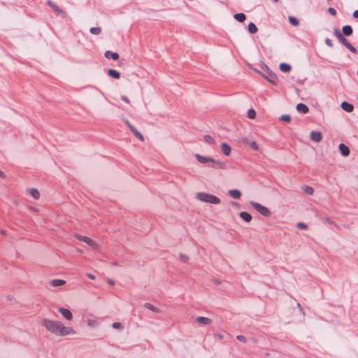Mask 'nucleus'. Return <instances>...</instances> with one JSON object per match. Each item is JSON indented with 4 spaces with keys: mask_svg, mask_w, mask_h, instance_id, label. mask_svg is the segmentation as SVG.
Returning a JSON list of instances; mask_svg holds the SVG:
<instances>
[{
    "mask_svg": "<svg viewBox=\"0 0 358 358\" xmlns=\"http://www.w3.org/2000/svg\"><path fill=\"white\" fill-rule=\"evenodd\" d=\"M125 123L127 124L128 127L130 129V130H131V128H134V127L132 124H131L128 120H126Z\"/></svg>",
    "mask_w": 358,
    "mask_h": 358,
    "instance_id": "37998d69",
    "label": "nucleus"
},
{
    "mask_svg": "<svg viewBox=\"0 0 358 358\" xmlns=\"http://www.w3.org/2000/svg\"><path fill=\"white\" fill-rule=\"evenodd\" d=\"M75 237L77 239H78L79 241L85 243L89 246H90L91 248H92L95 250H98L99 248V244L95 241L92 240V238H90L87 236H82V235L76 234L75 235Z\"/></svg>",
    "mask_w": 358,
    "mask_h": 358,
    "instance_id": "423d86ee",
    "label": "nucleus"
},
{
    "mask_svg": "<svg viewBox=\"0 0 358 358\" xmlns=\"http://www.w3.org/2000/svg\"><path fill=\"white\" fill-rule=\"evenodd\" d=\"M353 17H355V18H358V10L354 11Z\"/></svg>",
    "mask_w": 358,
    "mask_h": 358,
    "instance_id": "49530a36",
    "label": "nucleus"
},
{
    "mask_svg": "<svg viewBox=\"0 0 358 358\" xmlns=\"http://www.w3.org/2000/svg\"><path fill=\"white\" fill-rule=\"evenodd\" d=\"M0 177L2 178H6L5 173L3 171H1V170H0Z\"/></svg>",
    "mask_w": 358,
    "mask_h": 358,
    "instance_id": "de8ad7c7",
    "label": "nucleus"
},
{
    "mask_svg": "<svg viewBox=\"0 0 358 358\" xmlns=\"http://www.w3.org/2000/svg\"><path fill=\"white\" fill-rule=\"evenodd\" d=\"M248 29L250 34H255L258 30L257 26L252 22L249 23Z\"/></svg>",
    "mask_w": 358,
    "mask_h": 358,
    "instance_id": "a878e982",
    "label": "nucleus"
},
{
    "mask_svg": "<svg viewBox=\"0 0 358 358\" xmlns=\"http://www.w3.org/2000/svg\"><path fill=\"white\" fill-rule=\"evenodd\" d=\"M47 3L52 8H53L56 12H57L58 13H60V14H62L64 16H66V14L65 12H64L61 8H59L55 3H54L52 1H47Z\"/></svg>",
    "mask_w": 358,
    "mask_h": 358,
    "instance_id": "dca6fc26",
    "label": "nucleus"
},
{
    "mask_svg": "<svg viewBox=\"0 0 358 358\" xmlns=\"http://www.w3.org/2000/svg\"><path fill=\"white\" fill-rule=\"evenodd\" d=\"M341 108L348 112V113H351L354 110V106L352 104L348 103V102H346V101H343L341 103Z\"/></svg>",
    "mask_w": 358,
    "mask_h": 358,
    "instance_id": "ddd939ff",
    "label": "nucleus"
},
{
    "mask_svg": "<svg viewBox=\"0 0 358 358\" xmlns=\"http://www.w3.org/2000/svg\"><path fill=\"white\" fill-rule=\"evenodd\" d=\"M76 333L75 330L70 327H65L62 324L59 336H65L67 335L74 334Z\"/></svg>",
    "mask_w": 358,
    "mask_h": 358,
    "instance_id": "6e6552de",
    "label": "nucleus"
},
{
    "mask_svg": "<svg viewBox=\"0 0 358 358\" xmlns=\"http://www.w3.org/2000/svg\"><path fill=\"white\" fill-rule=\"evenodd\" d=\"M180 258L184 260V261H186L188 259V257L186 256V255H180Z\"/></svg>",
    "mask_w": 358,
    "mask_h": 358,
    "instance_id": "a18cd8bd",
    "label": "nucleus"
},
{
    "mask_svg": "<svg viewBox=\"0 0 358 358\" xmlns=\"http://www.w3.org/2000/svg\"><path fill=\"white\" fill-rule=\"evenodd\" d=\"M248 117L250 119H255L256 117V112L253 109H250L248 111Z\"/></svg>",
    "mask_w": 358,
    "mask_h": 358,
    "instance_id": "72a5a7b5",
    "label": "nucleus"
},
{
    "mask_svg": "<svg viewBox=\"0 0 358 358\" xmlns=\"http://www.w3.org/2000/svg\"><path fill=\"white\" fill-rule=\"evenodd\" d=\"M281 71L288 73L291 70V66L286 63H281L279 66Z\"/></svg>",
    "mask_w": 358,
    "mask_h": 358,
    "instance_id": "5701e85b",
    "label": "nucleus"
},
{
    "mask_svg": "<svg viewBox=\"0 0 358 358\" xmlns=\"http://www.w3.org/2000/svg\"><path fill=\"white\" fill-rule=\"evenodd\" d=\"M234 19H236L237 21H238L240 22H244L246 18L245 15L242 13L235 14L234 15Z\"/></svg>",
    "mask_w": 358,
    "mask_h": 358,
    "instance_id": "393cba45",
    "label": "nucleus"
},
{
    "mask_svg": "<svg viewBox=\"0 0 358 358\" xmlns=\"http://www.w3.org/2000/svg\"><path fill=\"white\" fill-rule=\"evenodd\" d=\"M239 215L241 218L247 222H250L252 220V216L247 212H241Z\"/></svg>",
    "mask_w": 358,
    "mask_h": 358,
    "instance_id": "412c9836",
    "label": "nucleus"
},
{
    "mask_svg": "<svg viewBox=\"0 0 358 358\" xmlns=\"http://www.w3.org/2000/svg\"><path fill=\"white\" fill-rule=\"evenodd\" d=\"M133 134H134V136L138 138L140 141H144V138H143V136L136 129V128H131V130Z\"/></svg>",
    "mask_w": 358,
    "mask_h": 358,
    "instance_id": "cd10ccee",
    "label": "nucleus"
},
{
    "mask_svg": "<svg viewBox=\"0 0 358 358\" xmlns=\"http://www.w3.org/2000/svg\"><path fill=\"white\" fill-rule=\"evenodd\" d=\"M194 157L199 163L201 164H210V167L214 169L226 170L227 169V165L225 162L212 157L204 156L200 154H195Z\"/></svg>",
    "mask_w": 358,
    "mask_h": 358,
    "instance_id": "f257e3e1",
    "label": "nucleus"
},
{
    "mask_svg": "<svg viewBox=\"0 0 358 358\" xmlns=\"http://www.w3.org/2000/svg\"><path fill=\"white\" fill-rule=\"evenodd\" d=\"M105 57L106 58H112L113 60H117L119 58V55L116 52H112L108 50L105 52Z\"/></svg>",
    "mask_w": 358,
    "mask_h": 358,
    "instance_id": "4be33fe9",
    "label": "nucleus"
},
{
    "mask_svg": "<svg viewBox=\"0 0 358 358\" xmlns=\"http://www.w3.org/2000/svg\"><path fill=\"white\" fill-rule=\"evenodd\" d=\"M296 110L302 113H307L308 112V108L306 105L303 103H298L296 105Z\"/></svg>",
    "mask_w": 358,
    "mask_h": 358,
    "instance_id": "aec40b11",
    "label": "nucleus"
},
{
    "mask_svg": "<svg viewBox=\"0 0 358 358\" xmlns=\"http://www.w3.org/2000/svg\"><path fill=\"white\" fill-rule=\"evenodd\" d=\"M1 234L2 235H6V231H5L4 230H1Z\"/></svg>",
    "mask_w": 358,
    "mask_h": 358,
    "instance_id": "8fccbe9b",
    "label": "nucleus"
},
{
    "mask_svg": "<svg viewBox=\"0 0 358 358\" xmlns=\"http://www.w3.org/2000/svg\"><path fill=\"white\" fill-rule=\"evenodd\" d=\"M289 22H290L292 25H294V26H295V27H296V26H298V25H299V21H298V20H297L296 17H293V16H290V17H289Z\"/></svg>",
    "mask_w": 358,
    "mask_h": 358,
    "instance_id": "473e14b6",
    "label": "nucleus"
},
{
    "mask_svg": "<svg viewBox=\"0 0 358 358\" xmlns=\"http://www.w3.org/2000/svg\"><path fill=\"white\" fill-rule=\"evenodd\" d=\"M274 2H278V0H273Z\"/></svg>",
    "mask_w": 358,
    "mask_h": 358,
    "instance_id": "603ef678",
    "label": "nucleus"
},
{
    "mask_svg": "<svg viewBox=\"0 0 358 358\" xmlns=\"http://www.w3.org/2000/svg\"><path fill=\"white\" fill-rule=\"evenodd\" d=\"M325 43L327 46L331 48L333 46L332 42L329 38L325 39Z\"/></svg>",
    "mask_w": 358,
    "mask_h": 358,
    "instance_id": "ea45409f",
    "label": "nucleus"
},
{
    "mask_svg": "<svg viewBox=\"0 0 358 358\" xmlns=\"http://www.w3.org/2000/svg\"><path fill=\"white\" fill-rule=\"evenodd\" d=\"M280 120L283 122H289L291 121V117L289 115H283L280 116Z\"/></svg>",
    "mask_w": 358,
    "mask_h": 358,
    "instance_id": "f704fd0d",
    "label": "nucleus"
},
{
    "mask_svg": "<svg viewBox=\"0 0 358 358\" xmlns=\"http://www.w3.org/2000/svg\"><path fill=\"white\" fill-rule=\"evenodd\" d=\"M42 324L52 334L59 336L62 326L60 322L45 318L42 320Z\"/></svg>",
    "mask_w": 358,
    "mask_h": 358,
    "instance_id": "7ed1b4c3",
    "label": "nucleus"
},
{
    "mask_svg": "<svg viewBox=\"0 0 358 358\" xmlns=\"http://www.w3.org/2000/svg\"><path fill=\"white\" fill-rule=\"evenodd\" d=\"M108 75L115 79H119L120 78V73L116 70L109 69L108 71Z\"/></svg>",
    "mask_w": 358,
    "mask_h": 358,
    "instance_id": "6ab92c4d",
    "label": "nucleus"
},
{
    "mask_svg": "<svg viewBox=\"0 0 358 358\" xmlns=\"http://www.w3.org/2000/svg\"><path fill=\"white\" fill-rule=\"evenodd\" d=\"M250 204L254 209H255L261 215L266 217L269 216L271 215V212L268 210V208H266V206H262L259 203L250 201Z\"/></svg>",
    "mask_w": 358,
    "mask_h": 358,
    "instance_id": "39448f33",
    "label": "nucleus"
},
{
    "mask_svg": "<svg viewBox=\"0 0 358 358\" xmlns=\"http://www.w3.org/2000/svg\"><path fill=\"white\" fill-rule=\"evenodd\" d=\"M90 31L92 34L99 35L101 32V29L100 27H92Z\"/></svg>",
    "mask_w": 358,
    "mask_h": 358,
    "instance_id": "7c9ffc66",
    "label": "nucleus"
},
{
    "mask_svg": "<svg viewBox=\"0 0 358 358\" xmlns=\"http://www.w3.org/2000/svg\"><path fill=\"white\" fill-rule=\"evenodd\" d=\"M263 69H264L266 73H262L260 71H257V72L262 76L264 79L268 80L269 83L272 84H275V80L276 79L275 75L266 66H263Z\"/></svg>",
    "mask_w": 358,
    "mask_h": 358,
    "instance_id": "0eeeda50",
    "label": "nucleus"
},
{
    "mask_svg": "<svg viewBox=\"0 0 358 358\" xmlns=\"http://www.w3.org/2000/svg\"><path fill=\"white\" fill-rule=\"evenodd\" d=\"M244 142H246L253 150H258L259 146L257 144V143L254 141H244Z\"/></svg>",
    "mask_w": 358,
    "mask_h": 358,
    "instance_id": "c85d7f7f",
    "label": "nucleus"
},
{
    "mask_svg": "<svg viewBox=\"0 0 358 358\" xmlns=\"http://www.w3.org/2000/svg\"><path fill=\"white\" fill-rule=\"evenodd\" d=\"M328 12L333 16H335L336 15V10L334 8H329Z\"/></svg>",
    "mask_w": 358,
    "mask_h": 358,
    "instance_id": "58836bf2",
    "label": "nucleus"
},
{
    "mask_svg": "<svg viewBox=\"0 0 358 358\" xmlns=\"http://www.w3.org/2000/svg\"><path fill=\"white\" fill-rule=\"evenodd\" d=\"M357 75H358V70H357Z\"/></svg>",
    "mask_w": 358,
    "mask_h": 358,
    "instance_id": "864d4df0",
    "label": "nucleus"
},
{
    "mask_svg": "<svg viewBox=\"0 0 358 358\" xmlns=\"http://www.w3.org/2000/svg\"><path fill=\"white\" fill-rule=\"evenodd\" d=\"M31 209L33 211H35V212H38V210L37 208H34V207L31 208Z\"/></svg>",
    "mask_w": 358,
    "mask_h": 358,
    "instance_id": "09e8293b",
    "label": "nucleus"
},
{
    "mask_svg": "<svg viewBox=\"0 0 358 358\" xmlns=\"http://www.w3.org/2000/svg\"><path fill=\"white\" fill-rule=\"evenodd\" d=\"M228 193L234 199H239L241 196V192L238 189H230Z\"/></svg>",
    "mask_w": 358,
    "mask_h": 358,
    "instance_id": "f3484780",
    "label": "nucleus"
},
{
    "mask_svg": "<svg viewBox=\"0 0 358 358\" xmlns=\"http://www.w3.org/2000/svg\"><path fill=\"white\" fill-rule=\"evenodd\" d=\"M297 227L300 229L305 230V229H307L308 226L303 222H299V223H297Z\"/></svg>",
    "mask_w": 358,
    "mask_h": 358,
    "instance_id": "e433bc0d",
    "label": "nucleus"
},
{
    "mask_svg": "<svg viewBox=\"0 0 358 358\" xmlns=\"http://www.w3.org/2000/svg\"><path fill=\"white\" fill-rule=\"evenodd\" d=\"M197 322L201 325H209L211 324V320L206 317L199 316L196 318Z\"/></svg>",
    "mask_w": 358,
    "mask_h": 358,
    "instance_id": "f8f14e48",
    "label": "nucleus"
},
{
    "mask_svg": "<svg viewBox=\"0 0 358 358\" xmlns=\"http://www.w3.org/2000/svg\"><path fill=\"white\" fill-rule=\"evenodd\" d=\"M58 311L62 315V316L67 320L71 321L73 320V314L70 310L61 307L58 308Z\"/></svg>",
    "mask_w": 358,
    "mask_h": 358,
    "instance_id": "1a4fd4ad",
    "label": "nucleus"
},
{
    "mask_svg": "<svg viewBox=\"0 0 358 358\" xmlns=\"http://www.w3.org/2000/svg\"><path fill=\"white\" fill-rule=\"evenodd\" d=\"M28 194L31 196L35 199H38L40 198V192L36 188H29L27 189Z\"/></svg>",
    "mask_w": 358,
    "mask_h": 358,
    "instance_id": "4468645a",
    "label": "nucleus"
},
{
    "mask_svg": "<svg viewBox=\"0 0 358 358\" xmlns=\"http://www.w3.org/2000/svg\"><path fill=\"white\" fill-rule=\"evenodd\" d=\"M87 277L92 280H94L95 278V275H93V274H91V273H87Z\"/></svg>",
    "mask_w": 358,
    "mask_h": 358,
    "instance_id": "c03bdc74",
    "label": "nucleus"
},
{
    "mask_svg": "<svg viewBox=\"0 0 358 358\" xmlns=\"http://www.w3.org/2000/svg\"><path fill=\"white\" fill-rule=\"evenodd\" d=\"M204 141L206 143L210 144V145L215 143L214 138L209 135H206L204 136Z\"/></svg>",
    "mask_w": 358,
    "mask_h": 358,
    "instance_id": "2f4dec72",
    "label": "nucleus"
},
{
    "mask_svg": "<svg viewBox=\"0 0 358 358\" xmlns=\"http://www.w3.org/2000/svg\"><path fill=\"white\" fill-rule=\"evenodd\" d=\"M302 189L303 192L308 195H312L314 192L313 188L310 186H304Z\"/></svg>",
    "mask_w": 358,
    "mask_h": 358,
    "instance_id": "c756f323",
    "label": "nucleus"
},
{
    "mask_svg": "<svg viewBox=\"0 0 358 358\" xmlns=\"http://www.w3.org/2000/svg\"><path fill=\"white\" fill-rule=\"evenodd\" d=\"M108 283L110 285L113 286V285H114L115 284V280H113V279L108 278Z\"/></svg>",
    "mask_w": 358,
    "mask_h": 358,
    "instance_id": "79ce46f5",
    "label": "nucleus"
},
{
    "mask_svg": "<svg viewBox=\"0 0 358 358\" xmlns=\"http://www.w3.org/2000/svg\"><path fill=\"white\" fill-rule=\"evenodd\" d=\"M310 139L315 143H319L322 140V134L320 131H311L310 134Z\"/></svg>",
    "mask_w": 358,
    "mask_h": 358,
    "instance_id": "9d476101",
    "label": "nucleus"
},
{
    "mask_svg": "<svg viewBox=\"0 0 358 358\" xmlns=\"http://www.w3.org/2000/svg\"><path fill=\"white\" fill-rule=\"evenodd\" d=\"M342 31L345 36H350L352 34V29L349 25L343 26L342 28Z\"/></svg>",
    "mask_w": 358,
    "mask_h": 358,
    "instance_id": "b1692460",
    "label": "nucleus"
},
{
    "mask_svg": "<svg viewBox=\"0 0 358 358\" xmlns=\"http://www.w3.org/2000/svg\"><path fill=\"white\" fill-rule=\"evenodd\" d=\"M339 150L341 155L344 157H348L350 155V149L343 143L339 145Z\"/></svg>",
    "mask_w": 358,
    "mask_h": 358,
    "instance_id": "2eb2a0df",
    "label": "nucleus"
},
{
    "mask_svg": "<svg viewBox=\"0 0 358 358\" xmlns=\"http://www.w3.org/2000/svg\"><path fill=\"white\" fill-rule=\"evenodd\" d=\"M121 99L125 102L126 103H130V101L129 99L124 95H122L121 96Z\"/></svg>",
    "mask_w": 358,
    "mask_h": 358,
    "instance_id": "a19ab883",
    "label": "nucleus"
},
{
    "mask_svg": "<svg viewBox=\"0 0 358 358\" xmlns=\"http://www.w3.org/2000/svg\"><path fill=\"white\" fill-rule=\"evenodd\" d=\"M222 153L225 156H229L231 152V148L227 143H223L220 146Z\"/></svg>",
    "mask_w": 358,
    "mask_h": 358,
    "instance_id": "9b49d317",
    "label": "nucleus"
},
{
    "mask_svg": "<svg viewBox=\"0 0 358 358\" xmlns=\"http://www.w3.org/2000/svg\"><path fill=\"white\" fill-rule=\"evenodd\" d=\"M112 327H113V328H114L115 329H120L123 328L122 324L120 322H113L112 324Z\"/></svg>",
    "mask_w": 358,
    "mask_h": 358,
    "instance_id": "c9c22d12",
    "label": "nucleus"
},
{
    "mask_svg": "<svg viewBox=\"0 0 358 358\" xmlns=\"http://www.w3.org/2000/svg\"><path fill=\"white\" fill-rule=\"evenodd\" d=\"M195 198L203 203H208L215 205L221 203V200L217 196L204 192H200L196 194Z\"/></svg>",
    "mask_w": 358,
    "mask_h": 358,
    "instance_id": "f03ea898",
    "label": "nucleus"
},
{
    "mask_svg": "<svg viewBox=\"0 0 358 358\" xmlns=\"http://www.w3.org/2000/svg\"><path fill=\"white\" fill-rule=\"evenodd\" d=\"M144 307L146 308L147 309L152 311L153 313H158L159 312V309L154 306L153 305H152L151 303H145L144 304Z\"/></svg>",
    "mask_w": 358,
    "mask_h": 358,
    "instance_id": "bb28decb",
    "label": "nucleus"
},
{
    "mask_svg": "<svg viewBox=\"0 0 358 358\" xmlns=\"http://www.w3.org/2000/svg\"><path fill=\"white\" fill-rule=\"evenodd\" d=\"M334 34L338 38V40L343 45H345L350 52H352L354 54H356L357 52L356 48L353 47L345 38L343 37V34L339 31V30L337 28H335L334 29Z\"/></svg>",
    "mask_w": 358,
    "mask_h": 358,
    "instance_id": "20e7f679",
    "label": "nucleus"
},
{
    "mask_svg": "<svg viewBox=\"0 0 358 358\" xmlns=\"http://www.w3.org/2000/svg\"><path fill=\"white\" fill-rule=\"evenodd\" d=\"M357 99H358V96H357Z\"/></svg>",
    "mask_w": 358,
    "mask_h": 358,
    "instance_id": "5fc2aeb1",
    "label": "nucleus"
},
{
    "mask_svg": "<svg viewBox=\"0 0 358 358\" xmlns=\"http://www.w3.org/2000/svg\"><path fill=\"white\" fill-rule=\"evenodd\" d=\"M50 285L53 287H60L66 283V281L62 279H54L50 281Z\"/></svg>",
    "mask_w": 358,
    "mask_h": 358,
    "instance_id": "a211bd4d",
    "label": "nucleus"
},
{
    "mask_svg": "<svg viewBox=\"0 0 358 358\" xmlns=\"http://www.w3.org/2000/svg\"><path fill=\"white\" fill-rule=\"evenodd\" d=\"M297 306H298L299 308H301L300 303H297Z\"/></svg>",
    "mask_w": 358,
    "mask_h": 358,
    "instance_id": "3c124183",
    "label": "nucleus"
},
{
    "mask_svg": "<svg viewBox=\"0 0 358 358\" xmlns=\"http://www.w3.org/2000/svg\"><path fill=\"white\" fill-rule=\"evenodd\" d=\"M236 338H237V340H238L239 341L243 342V343H245L247 341L245 336H244L243 335H238L236 336Z\"/></svg>",
    "mask_w": 358,
    "mask_h": 358,
    "instance_id": "4c0bfd02",
    "label": "nucleus"
}]
</instances>
